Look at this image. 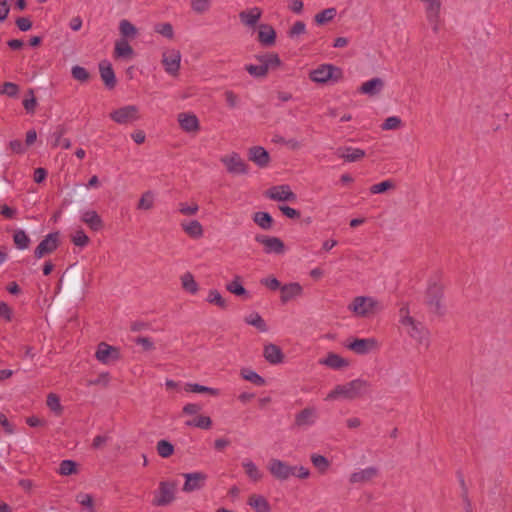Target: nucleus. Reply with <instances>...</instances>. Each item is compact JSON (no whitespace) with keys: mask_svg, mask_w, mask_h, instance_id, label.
I'll use <instances>...</instances> for the list:
<instances>
[{"mask_svg":"<svg viewBox=\"0 0 512 512\" xmlns=\"http://www.w3.org/2000/svg\"><path fill=\"white\" fill-rule=\"evenodd\" d=\"M369 382L362 379H355L343 385H337L325 397L326 401L337 400L339 398L353 400L369 393Z\"/></svg>","mask_w":512,"mask_h":512,"instance_id":"obj_1","label":"nucleus"},{"mask_svg":"<svg viewBox=\"0 0 512 512\" xmlns=\"http://www.w3.org/2000/svg\"><path fill=\"white\" fill-rule=\"evenodd\" d=\"M259 65L247 64L245 70L255 78H264L270 69H276L281 65V60L276 53L256 55Z\"/></svg>","mask_w":512,"mask_h":512,"instance_id":"obj_2","label":"nucleus"},{"mask_svg":"<svg viewBox=\"0 0 512 512\" xmlns=\"http://www.w3.org/2000/svg\"><path fill=\"white\" fill-rule=\"evenodd\" d=\"M401 325L407 327V333L411 338L419 343H425L428 341V331L419 322H416L413 317L409 315V309L407 306H403L399 310Z\"/></svg>","mask_w":512,"mask_h":512,"instance_id":"obj_3","label":"nucleus"},{"mask_svg":"<svg viewBox=\"0 0 512 512\" xmlns=\"http://www.w3.org/2000/svg\"><path fill=\"white\" fill-rule=\"evenodd\" d=\"M424 4V12L426 20L434 34H438L444 24L441 16L442 2L441 0H420Z\"/></svg>","mask_w":512,"mask_h":512,"instance_id":"obj_4","label":"nucleus"},{"mask_svg":"<svg viewBox=\"0 0 512 512\" xmlns=\"http://www.w3.org/2000/svg\"><path fill=\"white\" fill-rule=\"evenodd\" d=\"M348 309L358 317H369L381 309L379 302L368 296H357L349 304Z\"/></svg>","mask_w":512,"mask_h":512,"instance_id":"obj_5","label":"nucleus"},{"mask_svg":"<svg viewBox=\"0 0 512 512\" xmlns=\"http://www.w3.org/2000/svg\"><path fill=\"white\" fill-rule=\"evenodd\" d=\"M342 76V70L332 64H321L309 73V78L313 82L320 84L327 83L330 80L338 82Z\"/></svg>","mask_w":512,"mask_h":512,"instance_id":"obj_6","label":"nucleus"},{"mask_svg":"<svg viewBox=\"0 0 512 512\" xmlns=\"http://www.w3.org/2000/svg\"><path fill=\"white\" fill-rule=\"evenodd\" d=\"M177 484L172 481H161L158 489L154 492L152 505L163 507L170 505L176 498Z\"/></svg>","mask_w":512,"mask_h":512,"instance_id":"obj_7","label":"nucleus"},{"mask_svg":"<svg viewBox=\"0 0 512 512\" xmlns=\"http://www.w3.org/2000/svg\"><path fill=\"white\" fill-rule=\"evenodd\" d=\"M110 118L121 125L139 120V108L136 105H126L110 113Z\"/></svg>","mask_w":512,"mask_h":512,"instance_id":"obj_8","label":"nucleus"},{"mask_svg":"<svg viewBox=\"0 0 512 512\" xmlns=\"http://www.w3.org/2000/svg\"><path fill=\"white\" fill-rule=\"evenodd\" d=\"M442 296L443 290L440 285L434 283L428 287L426 294V303L429 307V310L432 313H443Z\"/></svg>","mask_w":512,"mask_h":512,"instance_id":"obj_9","label":"nucleus"},{"mask_svg":"<svg viewBox=\"0 0 512 512\" xmlns=\"http://www.w3.org/2000/svg\"><path fill=\"white\" fill-rule=\"evenodd\" d=\"M265 196L273 201H289L294 202L297 195L291 190L287 184L272 186L265 191Z\"/></svg>","mask_w":512,"mask_h":512,"instance_id":"obj_10","label":"nucleus"},{"mask_svg":"<svg viewBox=\"0 0 512 512\" xmlns=\"http://www.w3.org/2000/svg\"><path fill=\"white\" fill-rule=\"evenodd\" d=\"M220 161L230 174H246L248 172L247 164L236 152L221 157Z\"/></svg>","mask_w":512,"mask_h":512,"instance_id":"obj_11","label":"nucleus"},{"mask_svg":"<svg viewBox=\"0 0 512 512\" xmlns=\"http://www.w3.org/2000/svg\"><path fill=\"white\" fill-rule=\"evenodd\" d=\"M181 53L179 50L170 49L164 51L162 54V64L165 71L171 75L176 76L180 69Z\"/></svg>","mask_w":512,"mask_h":512,"instance_id":"obj_12","label":"nucleus"},{"mask_svg":"<svg viewBox=\"0 0 512 512\" xmlns=\"http://www.w3.org/2000/svg\"><path fill=\"white\" fill-rule=\"evenodd\" d=\"M270 473L278 480H287L295 474L296 466H290L279 459H271L268 465Z\"/></svg>","mask_w":512,"mask_h":512,"instance_id":"obj_13","label":"nucleus"},{"mask_svg":"<svg viewBox=\"0 0 512 512\" xmlns=\"http://www.w3.org/2000/svg\"><path fill=\"white\" fill-rule=\"evenodd\" d=\"M59 245V234L49 233L45 238L39 243L34 251V255L37 259L44 257L45 255L51 254L54 252Z\"/></svg>","mask_w":512,"mask_h":512,"instance_id":"obj_14","label":"nucleus"},{"mask_svg":"<svg viewBox=\"0 0 512 512\" xmlns=\"http://www.w3.org/2000/svg\"><path fill=\"white\" fill-rule=\"evenodd\" d=\"M255 241L264 246V252L267 254H283L285 252L284 242L278 237L257 235Z\"/></svg>","mask_w":512,"mask_h":512,"instance_id":"obj_15","label":"nucleus"},{"mask_svg":"<svg viewBox=\"0 0 512 512\" xmlns=\"http://www.w3.org/2000/svg\"><path fill=\"white\" fill-rule=\"evenodd\" d=\"M378 347L375 338H355L347 345V348L359 355H365Z\"/></svg>","mask_w":512,"mask_h":512,"instance_id":"obj_16","label":"nucleus"},{"mask_svg":"<svg viewBox=\"0 0 512 512\" xmlns=\"http://www.w3.org/2000/svg\"><path fill=\"white\" fill-rule=\"evenodd\" d=\"M95 356L99 362L103 364H108L112 361L118 360L120 357V353L116 347L101 342L98 345Z\"/></svg>","mask_w":512,"mask_h":512,"instance_id":"obj_17","label":"nucleus"},{"mask_svg":"<svg viewBox=\"0 0 512 512\" xmlns=\"http://www.w3.org/2000/svg\"><path fill=\"white\" fill-rule=\"evenodd\" d=\"M183 476L185 477V483L182 488L184 492L201 489L207 479L206 474L202 472L185 473Z\"/></svg>","mask_w":512,"mask_h":512,"instance_id":"obj_18","label":"nucleus"},{"mask_svg":"<svg viewBox=\"0 0 512 512\" xmlns=\"http://www.w3.org/2000/svg\"><path fill=\"white\" fill-rule=\"evenodd\" d=\"M317 418V409L314 407H307L296 414L295 425L297 427H309L315 424Z\"/></svg>","mask_w":512,"mask_h":512,"instance_id":"obj_19","label":"nucleus"},{"mask_svg":"<svg viewBox=\"0 0 512 512\" xmlns=\"http://www.w3.org/2000/svg\"><path fill=\"white\" fill-rule=\"evenodd\" d=\"M178 122L181 129L187 133H196L200 130L199 120L193 113L178 114Z\"/></svg>","mask_w":512,"mask_h":512,"instance_id":"obj_20","label":"nucleus"},{"mask_svg":"<svg viewBox=\"0 0 512 512\" xmlns=\"http://www.w3.org/2000/svg\"><path fill=\"white\" fill-rule=\"evenodd\" d=\"M379 471L376 467H367L365 469L353 472L349 477L351 484H366L377 477Z\"/></svg>","mask_w":512,"mask_h":512,"instance_id":"obj_21","label":"nucleus"},{"mask_svg":"<svg viewBox=\"0 0 512 512\" xmlns=\"http://www.w3.org/2000/svg\"><path fill=\"white\" fill-rule=\"evenodd\" d=\"M80 219L94 232H98L104 228V222L95 210L83 211Z\"/></svg>","mask_w":512,"mask_h":512,"instance_id":"obj_22","label":"nucleus"},{"mask_svg":"<svg viewBox=\"0 0 512 512\" xmlns=\"http://www.w3.org/2000/svg\"><path fill=\"white\" fill-rule=\"evenodd\" d=\"M99 72L102 81L108 89L116 86V77L112 65L109 61L103 60L99 63Z\"/></svg>","mask_w":512,"mask_h":512,"instance_id":"obj_23","label":"nucleus"},{"mask_svg":"<svg viewBox=\"0 0 512 512\" xmlns=\"http://www.w3.org/2000/svg\"><path fill=\"white\" fill-rule=\"evenodd\" d=\"M336 155L346 162H357L366 155L365 151L354 147H340L336 151Z\"/></svg>","mask_w":512,"mask_h":512,"instance_id":"obj_24","label":"nucleus"},{"mask_svg":"<svg viewBox=\"0 0 512 512\" xmlns=\"http://www.w3.org/2000/svg\"><path fill=\"white\" fill-rule=\"evenodd\" d=\"M248 158L261 168L266 167L270 161L269 153L261 146L250 148Z\"/></svg>","mask_w":512,"mask_h":512,"instance_id":"obj_25","label":"nucleus"},{"mask_svg":"<svg viewBox=\"0 0 512 512\" xmlns=\"http://www.w3.org/2000/svg\"><path fill=\"white\" fill-rule=\"evenodd\" d=\"M384 87V81L381 78L375 77L364 82L358 89V92L368 96H375L379 94Z\"/></svg>","mask_w":512,"mask_h":512,"instance_id":"obj_26","label":"nucleus"},{"mask_svg":"<svg viewBox=\"0 0 512 512\" xmlns=\"http://www.w3.org/2000/svg\"><path fill=\"white\" fill-rule=\"evenodd\" d=\"M258 41L266 47L274 45L276 41L274 28L268 24H261L259 26Z\"/></svg>","mask_w":512,"mask_h":512,"instance_id":"obj_27","label":"nucleus"},{"mask_svg":"<svg viewBox=\"0 0 512 512\" xmlns=\"http://www.w3.org/2000/svg\"><path fill=\"white\" fill-rule=\"evenodd\" d=\"M263 356L270 364H279L283 362L284 354L279 346L267 344L264 346Z\"/></svg>","mask_w":512,"mask_h":512,"instance_id":"obj_28","label":"nucleus"},{"mask_svg":"<svg viewBox=\"0 0 512 512\" xmlns=\"http://www.w3.org/2000/svg\"><path fill=\"white\" fill-rule=\"evenodd\" d=\"M262 16V10L259 7H253L239 13L240 21L248 26L254 27Z\"/></svg>","mask_w":512,"mask_h":512,"instance_id":"obj_29","label":"nucleus"},{"mask_svg":"<svg viewBox=\"0 0 512 512\" xmlns=\"http://www.w3.org/2000/svg\"><path fill=\"white\" fill-rule=\"evenodd\" d=\"M302 286L299 283H289L281 287V301L286 303L302 294Z\"/></svg>","mask_w":512,"mask_h":512,"instance_id":"obj_30","label":"nucleus"},{"mask_svg":"<svg viewBox=\"0 0 512 512\" xmlns=\"http://www.w3.org/2000/svg\"><path fill=\"white\" fill-rule=\"evenodd\" d=\"M247 504L255 510V512H270L271 506L267 499L259 494L249 496Z\"/></svg>","mask_w":512,"mask_h":512,"instance_id":"obj_31","label":"nucleus"},{"mask_svg":"<svg viewBox=\"0 0 512 512\" xmlns=\"http://www.w3.org/2000/svg\"><path fill=\"white\" fill-rule=\"evenodd\" d=\"M319 363L332 369H341L348 366V361L336 353H328L327 357L320 359Z\"/></svg>","mask_w":512,"mask_h":512,"instance_id":"obj_32","label":"nucleus"},{"mask_svg":"<svg viewBox=\"0 0 512 512\" xmlns=\"http://www.w3.org/2000/svg\"><path fill=\"white\" fill-rule=\"evenodd\" d=\"M254 223L263 230H270L273 227L274 220L268 212H255L252 217Z\"/></svg>","mask_w":512,"mask_h":512,"instance_id":"obj_33","label":"nucleus"},{"mask_svg":"<svg viewBox=\"0 0 512 512\" xmlns=\"http://www.w3.org/2000/svg\"><path fill=\"white\" fill-rule=\"evenodd\" d=\"M181 227L183 231L192 238H200L203 236V227L198 220L182 222Z\"/></svg>","mask_w":512,"mask_h":512,"instance_id":"obj_34","label":"nucleus"},{"mask_svg":"<svg viewBox=\"0 0 512 512\" xmlns=\"http://www.w3.org/2000/svg\"><path fill=\"white\" fill-rule=\"evenodd\" d=\"M134 54L133 48L127 40L121 39L115 43L114 55L117 58H131Z\"/></svg>","mask_w":512,"mask_h":512,"instance_id":"obj_35","label":"nucleus"},{"mask_svg":"<svg viewBox=\"0 0 512 512\" xmlns=\"http://www.w3.org/2000/svg\"><path fill=\"white\" fill-rule=\"evenodd\" d=\"M184 390L186 392H191V393H207L211 396H219V394H220L219 389L207 387V386L200 385L197 383H186L184 386Z\"/></svg>","mask_w":512,"mask_h":512,"instance_id":"obj_36","label":"nucleus"},{"mask_svg":"<svg viewBox=\"0 0 512 512\" xmlns=\"http://www.w3.org/2000/svg\"><path fill=\"white\" fill-rule=\"evenodd\" d=\"M242 467L245 470L246 475L254 482L262 479L263 473L259 470L255 463L249 459H245L242 462Z\"/></svg>","mask_w":512,"mask_h":512,"instance_id":"obj_37","label":"nucleus"},{"mask_svg":"<svg viewBox=\"0 0 512 512\" xmlns=\"http://www.w3.org/2000/svg\"><path fill=\"white\" fill-rule=\"evenodd\" d=\"M181 285L186 292L192 295H195L199 290L198 283L190 272H186L181 276Z\"/></svg>","mask_w":512,"mask_h":512,"instance_id":"obj_38","label":"nucleus"},{"mask_svg":"<svg viewBox=\"0 0 512 512\" xmlns=\"http://www.w3.org/2000/svg\"><path fill=\"white\" fill-rule=\"evenodd\" d=\"M244 321L246 324L254 326L260 332H266L268 330L266 322L258 312H253L247 315Z\"/></svg>","mask_w":512,"mask_h":512,"instance_id":"obj_39","label":"nucleus"},{"mask_svg":"<svg viewBox=\"0 0 512 512\" xmlns=\"http://www.w3.org/2000/svg\"><path fill=\"white\" fill-rule=\"evenodd\" d=\"M66 133V129L64 126L59 125L56 130L53 132L52 136L54 137L53 146L57 147L61 145L64 149H69L71 147V141L68 138H63V135Z\"/></svg>","mask_w":512,"mask_h":512,"instance_id":"obj_40","label":"nucleus"},{"mask_svg":"<svg viewBox=\"0 0 512 512\" xmlns=\"http://www.w3.org/2000/svg\"><path fill=\"white\" fill-rule=\"evenodd\" d=\"M337 15L336 8H327L317 13L314 17L315 22L318 25H324L330 21H332Z\"/></svg>","mask_w":512,"mask_h":512,"instance_id":"obj_41","label":"nucleus"},{"mask_svg":"<svg viewBox=\"0 0 512 512\" xmlns=\"http://www.w3.org/2000/svg\"><path fill=\"white\" fill-rule=\"evenodd\" d=\"M310 460L313 464V466L321 473V474H324L327 472V470L329 469L330 467V462L329 460L325 457V456H322L320 454H312L310 456Z\"/></svg>","mask_w":512,"mask_h":512,"instance_id":"obj_42","label":"nucleus"},{"mask_svg":"<svg viewBox=\"0 0 512 512\" xmlns=\"http://www.w3.org/2000/svg\"><path fill=\"white\" fill-rule=\"evenodd\" d=\"M185 425L189 427H197L200 429H210L212 426V420L208 416L200 415L192 420L186 421Z\"/></svg>","mask_w":512,"mask_h":512,"instance_id":"obj_43","label":"nucleus"},{"mask_svg":"<svg viewBox=\"0 0 512 512\" xmlns=\"http://www.w3.org/2000/svg\"><path fill=\"white\" fill-rule=\"evenodd\" d=\"M207 302L218 306L221 309L227 308V301L222 297L220 292L216 289H211L208 292Z\"/></svg>","mask_w":512,"mask_h":512,"instance_id":"obj_44","label":"nucleus"},{"mask_svg":"<svg viewBox=\"0 0 512 512\" xmlns=\"http://www.w3.org/2000/svg\"><path fill=\"white\" fill-rule=\"evenodd\" d=\"M241 376L243 377V379L255 384L256 386L265 385V379L251 369H242Z\"/></svg>","mask_w":512,"mask_h":512,"instance_id":"obj_45","label":"nucleus"},{"mask_svg":"<svg viewBox=\"0 0 512 512\" xmlns=\"http://www.w3.org/2000/svg\"><path fill=\"white\" fill-rule=\"evenodd\" d=\"M13 240L16 245V247L20 250H24L29 247L30 244V238L25 233L24 230H16L13 235Z\"/></svg>","mask_w":512,"mask_h":512,"instance_id":"obj_46","label":"nucleus"},{"mask_svg":"<svg viewBox=\"0 0 512 512\" xmlns=\"http://www.w3.org/2000/svg\"><path fill=\"white\" fill-rule=\"evenodd\" d=\"M154 206V194L152 191H146L142 194L138 204L137 209L140 210H150Z\"/></svg>","mask_w":512,"mask_h":512,"instance_id":"obj_47","label":"nucleus"},{"mask_svg":"<svg viewBox=\"0 0 512 512\" xmlns=\"http://www.w3.org/2000/svg\"><path fill=\"white\" fill-rule=\"evenodd\" d=\"M58 472L60 475L68 476L77 473V464L73 460H63L59 465Z\"/></svg>","mask_w":512,"mask_h":512,"instance_id":"obj_48","label":"nucleus"},{"mask_svg":"<svg viewBox=\"0 0 512 512\" xmlns=\"http://www.w3.org/2000/svg\"><path fill=\"white\" fill-rule=\"evenodd\" d=\"M226 289L230 293L235 294L237 296H243V295L247 296V294H248L246 289L241 284L239 276H236L232 282L228 283L226 285Z\"/></svg>","mask_w":512,"mask_h":512,"instance_id":"obj_49","label":"nucleus"},{"mask_svg":"<svg viewBox=\"0 0 512 512\" xmlns=\"http://www.w3.org/2000/svg\"><path fill=\"white\" fill-rule=\"evenodd\" d=\"M119 31L123 37H135L137 34L136 27L126 19L120 21Z\"/></svg>","mask_w":512,"mask_h":512,"instance_id":"obj_50","label":"nucleus"},{"mask_svg":"<svg viewBox=\"0 0 512 512\" xmlns=\"http://www.w3.org/2000/svg\"><path fill=\"white\" fill-rule=\"evenodd\" d=\"M158 454L163 458L170 457L174 452V446L167 440H160L156 446Z\"/></svg>","mask_w":512,"mask_h":512,"instance_id":"obj_51","label":"nucleus"},{"mask_svg":"<svg viewBox=\"0 0 512 512\" xmlns=\"http://www.w3.org/2000/svg\"><path fill=\"white\" fill-rule=\"evenodd\" d=\"M46 404L51 411L56 413V415H61V413L63 411V407L60 403L59 397L56 394L50 393L47 396Z\"/></svg>","mask_w":512,"mask_h":512,"instance_id":"obj_52","label":"nucleus"},{"mask_svg":"<svg viewBox=\"0 0 512 512\" xmlns=\"http://www.w3.org/2000/svg\"><path fill=\"white\" fill-rule=\"evenodd\" d=\"M212 0H190L191 8L198 14L207 12L211 7Z\"/></svg>","mask_w":512,"mask_h":512,"instance_id":"obj_53","label":"nucleus"},{"mask_svg":"<svg viewBox=\"0 0 512 512\" xmlns=\"http://www.w3.org/2000/svg\"><path fill=\"white\" fill-rule=\"evenodd\" d=\"M76 501L81 504L83 507L87 508L86 512H94V502L93 497L87 493H79L76 496Z\"/></svg>","mask_w":512,"mask_h":512,"instance_id":"obj_54","label":"nucleus"},{"mask_svg":"<svg viewBox=\"0 0 512 512\" xmlns=\"http://www.w3.org/2000/svg\"><path fill=\"white\" fill-rule=\"evenodd\" d=\"M178 210L182 215L193 216L199 211V206L196 202H192L191 204L181 202L178 205Z\"/></svg>","mask_w":512,"mask_h":512,"instance_id":"obj_55","label":"nucleus"},{"mask_svg":"<svg viewBox=\"0 0 512 512\" xmlns=\"http://www.w3.org/2000/svg\"><path fill=\"white\" fill-rule=\"evenodd\" d=\"M402 126V120L398 116H390L382 123V130H396Z\"/></svg>","mask_w":512,"mask_h":512,"instance_id":"obj_56","label":"nucleus"},{"mask_svg":"<svg viewBox=\"0 0 512 512\" xmlns=\"http://www.w3.org/2000/svg\"><path fill=\"white\" fill-rule=\"evenodd\" d=\"M395 187V184L392 180H385L380 183L374 184L370 187V192L372 194L384 193L389 189Z\"/></svg>","mask_w":512,"mask_h":512,"instance_id":"obj_57","label":"nucleus"},{"mask_svg":"<svg viewBox=\"0 0 512 512\" xmlns=\"http://www.w3.org/2000/svg\"><path fill=\"white\" fill-rule=\"evenodd\" d=\"M71 241L75 246L84 247L89 243V237L82 229H79L74 232Z\"/></svg>","mask_w":512,"mask_h":512,"instance_id":"obj_58","label":"nucleus"},{"mask_svg":"<svg viewBox=\"0 0 512 512\" xmlns=\"http://www.w3.org/2000/svg\"><path fill=\"white\" fill-rule=\"evenodd\" d=\"M155 32L161 34L162 36L172 39L174 36L173 27L170 23H159L154 27Z\"/></svg>","mask_w":512,"mask_h":512,"instance_id":"obj_59","label":"nucleus"},{"mask_svg":"<svg viewBox=\"0 0 512 512\" xmlns=\"http://www.w3.org/2000/svg\"><path fill=\"white\" fill-rule=\"evenodd\" d=\"M71 73L72 77L78 81L85 82L89 79V73L84 67L78 65L73 66Z\"/></svg>","mask_w":512,"mask_h":512,"instance_id":"obj_60","label":"nucleus"},{"mask_svg":"<svg viewBox=\"0 0 512 512\" xmlns=\"http://www.w3.org/2000/svg\"><path fill=\"white\" fill-rule=\"evenodd\" d=\"M27 94L30 96L29 98H25L23 100V106L25 108V110L28 112V113H34L35 111V108H36V105H37V101H36V98L34 96V91L33 89H29L27 91Z\"/></svg>","mask_w":512,"mask_h":512,"instance_id":"obj_61","label":"nucleus"},{"mask_svg":"<svg viewBox=\"0 0 512 512\" xmlns=\"http://www.w3.org/2000/svg\"><path fill=\"white\" fill-rule=\"evenodd\" d=\"M19 92V86L13 82H5L2 86L1 93L9 97L17 96Z\"/></svg>","mask_w":512,"mask_h":512,"instance_id":"obj_62","label":"nucleus"},{"mask_svg":"<svg viewBox=\"0 0 512 512\" xmlns=\"http://www.w3.org/2000/svg\"><path fill=\"white\" fill-rule=\"evenodd\" d=\"M305 31H306L305 23L302 21H297L293 24V26L289 30L288 34H289V37L294 38L298 35L305 33Z\"/></svg>","mask_w":512,"mask_h":512,"instance_id":"obj_63","label":"nucleus"},{"mask_svg":"<svg viewBox=\"0 0 512 512\" xmlns=\"http://www.w3.org/2000/svg\"><path fill=\"white\" fill-rule=\"evenodd\" d=\"M224 96H225L226 103L230 108H235L238 106L239 98L233 91L227 90L224 93Z\"/></svg>","mask_w":512,"mask_h":512,"instance_id":"obj_64","label":"nucleus"}]
</instances>
